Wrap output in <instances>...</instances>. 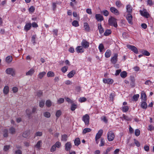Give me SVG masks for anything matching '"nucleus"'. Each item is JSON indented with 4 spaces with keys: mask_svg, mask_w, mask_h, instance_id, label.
<instances>
[{
    "mask_svg": "<svg viewBox=\"0 0 154 154\" xmlns=\"http://www.w3.org/2000/svg\"><path fill=\"white\" fill-rule=\"evenodd\" d=\"M140 133V130L138 129H136L135 131V134L136 136H138L139 135Z\"/></svg>",
    "mask_w": 154,
    "mask_h": 154,
    "instance_id": "obj_48",
    "label": "nucleus"
},
{
    "mask_svg": "<svg viewBox=\"0 0 154 154\" xmlns=\"http://www.w3.org/2000/svg\"><path fill=\"white\" fill-rule=\"evenodd\" d=\"M10 132L12 134L14 133L15 131V128L13 127H11L9 129Z\"/></svg>",
    "mask_w": 154,
    "mask_h": 154,
    "instance_id": "obj_53",
    "label": "nucleus"
},
{
    "mask_svg": "<svg viewBox=\"0 0 154 154\" xmlns=\"http://www.w3.org/2000/svg\"><path fill=\"white\" fill-rule=\"evenodd\" d=\"M75 74V71L74 70H72L69 72L67 75V76L69 78L72 77Z\"/></svg>",
    "mask_w": 154,
    "mask_h": 154,
    "instance_id": "obj_22",
    "label": "nucleus"
},
{
    "mask_svg": "<svg viewBox=\"0 0 154 154\" xmlns=\"http://www.w3.org/2000/svg\"><path fill=\"white\" fill-rule=\"evenodd\" d=\"M104 140L103 139L101 138L100 140V143L99 144V146H103L104 145Z\"/></svg>",
    "mask_w": 154,
    "mask_h": 154,
    "instance_id": "obj_51",
    "label": "nucleus"
},
{
    "mask_svg": "<svg viewBox=\"0 0 154 154\" xmlns=\"http://www.w3.org/2000/svg\"><path fill=\"white\" fill-rule=\"evenodd\" d=\"M108 24L109 25L113 26L116 28L118 26L117 19L113 17H110L108 20Z\"/></svg>",
    "mask_w": 154,
    "mask_h": 154,
    "instance_id": "obj_1",
    "label": "nucleus"
},
{
    "mask_svg": "<svg viewBox=\"0 0 154 154\" xmlns=\"http://www.w3.org/2000/svg\"><path fill=\"white\" fill-rule=\"evenodd\" d=\"M104 48V47L103 44H100L98 46V48L100 50V52H102Z\"/></svg>",
    "mask_w": 154,
    "mask_h": 154,
    "instance_id": "obj_39",
    "label": "nucleus"
},
{
    "mask_svg": "<svg viewBox=\"0 0 154 154\" xmlns=\"http://www.w3.org/2000/svg\"><path fill=\"white\" fill-rule=\"evenodd\" d=\"M101 120L106 123L107 122V120L105 116H103L101 117Z\"/></svg>",
    "mask_w": 154,
    "mask_h": 154,
    "instance_id": "obj_62",
    "label": "nucleus"
},
{
    "mask_svg": "<svg viewBox=\"0 0 154 154\" xmlns=\"http://www.w3.org/2000/svg\"><path fill=\"white\" fill-rule=\"evenodd\" d=\"M141 107L143 109H146L147 108V104L146 102L143 101L141 104Z\"/></svg>",
    "mask_w": 154,
    "mask_h": 154,
    "instance_id": "obj_30",
    "label": "nucleus"
},
{
    "mask_svg": "<svg viewBox=\"0 0 154 154\" xmlns=\"http://www.w3.org/2000/svg\"><path fill=\"white\" fill-rule=\"evenodd\" d=\"M115 137V134L112 131H109L107 134V138L108 140L109 141L113 140Z\"/></svg>",
    "mask_w": 154,
    "mask_h": 154,
    "instance_id": "obj_2",
    "label": "nucleus"
},
{
    "mask_svg": "<svg viewBox=\"0 0 154 154\" xmlns=\"http://www.w3.org/2000/svg\"><path fill=\"white\" fill-rule=\"evenodd\" d=\"M65 149L66 151H69L72 147V145L70 142H67L65 145Z\"/></svg>",
    "mask_w": 154,
    "mask_h": 154,
    "instance_id": "obj_13",
    "label": "nucleus"
},
{
    "mask_svg": "<svg viewBox=\"0 0 154 154\" xmlns=\"http://www.w3.org/2000/svg\"><path fill=\"white\" fill-rule=\"evenodd\" d=\"M67 69H68L67 66H65L61 68V70L63 72L65 73L66 72V71L67 70Z\"/></svg>",
    "mask_w": 154,
    "mask_h": 154,
    "instance_id": "obj_49",
    "label": "nucleus"
},
{
    "mask_svg": "<svg viewBox=\"0 0 154 154\" xmlns=\"http://www.w3.org/2000/svg\"><path fill=\"white\" fill-rule=\"evenodd\" d=\"M47 76L48 77H54V74L52 72L49 71L47 73Z\"/></svg>",
    "mask_w": 154,
    "mask_h": 154,
    "instance_id": "obj_34",
    "label": "nucleus"
},
{
    "mask_svg": "<svg viewBox=\"0 0 154 154\" xmlns=\"http://www.w3.org/2000/svg\"><path fill=\"white\" fill-rule=\"evenodd\" d=\"M126 10L127 12L129 14L131 13L132 11V8L129 5H127Z\"/></svg>",
    "mask_w": 154,
    "mask_h": 154,
    "instance_id": "obj_26",
    "label": "nucleus"
},
{
    "mask_svg": "<svg viewBox=\"0 0 154 154\" xmlns=\"http://www.w3.org/2000/svg\"><path fill=\"white\" fill-rule=\"evenodd\" d=\"M67 137L66 134H64L62 136L61 140L63 141H66L67 140Z\"/></svg>",
    "mask_w": 154,
    "mask_h": 154,
    "instance_id": "obj_45",
    "label": "nucleus"
},
{
    "mask_svg": "<svg viewBox=\"0 0 154 154\" xmlns=\"http://www.w3.org/2000/svg\"><path fill=\"white\" fill-rule=\"evenodd\" d=\"M143 54L146 56H149L150 55V53L147 51H144L143 52Z\"/></svg>",
    "mask_w": 154,
    "mask_h": 154,
    "instance_id": "obj_60",
    "label": "nucleus"
},
{
    "mask_svg": "<svg viewBox=\"0 0 154 154\" xmlns=\"http://www.w3.org/2000/svg\"><path fill=\"white\" fill-rule=\"evenodd\" d=\"M110 11L113 14L116 15H118L119 14V12L118 10L115 8L111 7L110 8Z\"/></svg>",
    "mask_w": 154,
    "mask_h": 154,
    "instance_id": "obj_9",
    "label": "nucleus"
},
{
    "mask_svg": "<svg viewBox=\"0 0 154 154\" xmlns=\"http://www.w3.org/2000/svg\"><path fill=\"white\" fill-rule=\"evenodd\" d=\"M127 75V73L125 71L122 72L120 73V76L122 78H125Z\"/></svg>",
    "mask_w": 154,
    "mask_h": 154,
    "instance_id": "obj_33",
    "label": "nucleus"
},
{
    "mask_svg": "<svg viewBox=\"0 0 154 154\" xmlns=\"http://www.w3.org/2000/svg\"><path fill=\"white\" fill-rule=\"evenodd\" d=\"M72 105L71 106V110L73 111L77 108V106L76 104H75L73 103H72Z\"/></svg>",
    "mask_w": 154,
    "mask_h": 154,
    "instance_id": "obj_35",
    "label": "nucleus"
},
{
    "mask_svg": "<svg viewBox=\"0 0 154 154\" xmlns=\"http://www.w3.org/2000/svg\"><path fill=\"white\" fill-rule=\"evenodd\" d=\"M46 74V72H40L38 75V77L41 79H42Z\"/></svg>",
    "mask_w": 154,
    "mask_h": 154,
    "instance_id": "obj_24",
    "label": "nucleus"
},
{
    "mask_svg": "<svg viewBox=\"0 0 154 154\" xmlns=\"http://www.w3.org/2000/svg\"><path fill=\"white\" fill-rule=\"evenodd\" d=\"M42 135V133L41 132H37L35 134V136H41Z\"/></svg>",
    "mask_w": 154,
    "mask_h": 154,
    "instance_id": "obj_61",
    "label": "nucleus"
},
{
    "mask_svg": "<svg viewBox=\"0 0 154 154\" xmlns=\"http://www.w3.org/2000/svg\"><path fill=\"white\" fill-rule=\"evenodd\" d=\"M140 12L141 15L146 18H148L149 16V13L145 10H143V11H140Z\"/></svg>",
    "mask_w": 154,
    "mask_h": 154,
    "instance_id": "obj_10",
    "label": "nucleus"
},
{
    "mask_svg": "<svg viewBox=\"0 0 154 154\" xmlns=\"http://www.w3.org/2000/svg\"><path fill=\"white\" fill-rule=\"evenodd\" d=\"M30 12H33L35 10V8L33 6H31L29 9Z\"/></svg>",
    "mask_w": 154,
    "mask_h": 154,
    "instance_id": "obj_63",
    "label": "nucleus"
},
{
    "mask_svg": "<svg viewBox=\"0 0 154 154\" xmlns=\"http://www.w3.org/2000/svg\"><path fill=\"white\" fill-rule=\"evenodd\" d=\"M65 99L66 101L69 103H73V101L69 98H65Z\"/></svg>",
    "mask_w": 154,
    "mask_h": 154,
    "instance_id": "obj_59",
    "label": "nucleus"
},
{
    "mask_svg": "<svg viewBox=\"0 0 154 154\" xmlns=\"http://www.w3.org/2000/svg\"><path fill=\"white\" fill-rule=\"evenodd\" d=\"M90 117L89 115L86 114L83 116L82 118V120L84 122L85 125H88L89 124Z\"/></svg>",
    "mask_w": 154,
    "mask_h": 154,
    "instance_id": "obj_3",
    "label": "nucleus"
},
{
    "mask_svg": "<svg viewBox=\"0 0 154 154\" xmlns=\"http://www.w3.org/2000/svg\"><path fill=\"white\" fill-rule=\"evenodd\" d=\"M139 97V95L138 94H135L133 97V98L134 100L137 101L138 100Z\"/></svg>",
    "mask_w": 154,
    "mask_h": 154,
    "instance_id": "obj_47",
    "label": "nucleus"
},
{
    "mask_svg": "<svg viewBox=\"0 0 154 154\" xmlns=\"http://www.w3.org/2000/svg\"><path fill=\"white\" fill-rule=\"evenodd\" d=\"M84 27L85 30L87 31H89L90 28L87 23H84Z\"/></svg>",
    "mask_w": 154,
    "mask_h": 154,
    "instance_id": "obj_23",
    "label": "nucleus"
},
{
    "mask_svg": "<svg viewBox=\"0 0 154 154\" xmlns=\"http://www.w3.org/2000/svg\"><path fill=\"white\" fill-rule=\"evenodd\" d=\"M132 18V16L130 14H128L126 16V19L128 23L131 25L133 24Z\"/></svg>",
    "mask_w": 154,
    "mask_h": 154,
    "instance_id": "obj_6",
    "label": "nucleus"
},
{
    "mask_svg": "<svg viewBox=\"0 0 154 154\" xmlns=\"http://www.w3.org/2000/svg\"><path fill=\"white\" fill-rule=\"evenodd\" d=\"M95 18L97 21H101L104 20L103 16L99 14H97L95 15Z\"/></svg>",
    "mask_w": 154,
    "mask_h": 154,
    "instance_id": "obj_14",
    "label": "nucleus"
},
{
    "mask_svg": "<svg viewBox=\"0 0 154 154\" xmlns=\"http://www.w3.org/2000/svg\"><path fill=\"white\" fill-rule=\"evenodd\" d=\"M26 112L28 116L30 117L31 114V112L30 110L29 109H27L26 110Z\"/></svg>",
    "mask_w": 154,
    "mask_h": 154,
    "instance_id": "obj_57",
    "label": "nucleus"
},
{
    "mask_svg": "<svg viewBox=\"0 0 154 154\" xmlns=\"http://www.w3.org/2000/svg\"><path fill=\"white\" fill-rule=\"evenodd\" d=\"M118 54L115 53L114 54V55L112 57L111 59V61L112 63H116L118 60Z\"/></svg>",
    "mask_w": 154,
    "mask_h": 154,
    "instance_id": "obj_8",
    "label": "nucleus"
},
{
    "mask_svg": "<svg viewBox=\"0 0 154 154\" xmlns=\"http://www.w3.org/2000/svg\"><path fill=\"white\" fill-rule=\"evenodd\" d=\"M111 54V51L109 49H107L105 53V57L106 58H108L110 56Z\"/></svg>",
    "mask_w": 154,
    "mask_h": 154,
    "instance_id": "obj_19",
    "label": "nucleus"
},
{
    "mask_svg": "<svg viewBox=\"0 0 154 154\" xmlns=\"http://www.w3.org/2000/svg\"><path fill=\"white\" fill-rule=\"evenodd\" d=\"M75 50L78 53H82L84 51V48L82 46H78L76 48Z\"/></svg>",
    "mask_w": 154,
    "mask_h": 154,
    "instance_id": "obj_12",
    "label": "nucleus"
},
{
    "mask_svg": "<svg viewBox=\"0 0 154 154\" xmlns=\"http://www.w3.org/2000/svg\"><path fill=\"white\" fill-rule=\"evenodd\" d=\"M32 26V24L30 23H26L24 26V30L27 32L30 29Z\"/></svg>",
    "mask_w": 154,
    "mask_h": 154,
    "instance_id": "obj_15",
    "label": "nucleus"
},
{
    "mask_svg": "<svg viewBox=\"0 0 154 154\" xmlns=\"http://www.w3.org/2000/svg\"><path fill=\"white\" fill-rule=\"evenodd\" d=\"M45 104V101L44 100H41V101L39 103V106L40 107H43Z\"/></svg>",
    "mask_w": 154,
    "mask_h": 154,
    "instance_id": "obj_50",
    "label": "nucleus"
},
{
    "mask_svg": "<svg viewBox=\"0 0 154 154\" xmlns=\"http://www.w3.org/2000/svg\"><path fill=\"white\" fill-rule=\"evenodd\" d=\"M86 100V99L84 97H80L79 99V101L81 103L84 102Z\"/></svg>",
    "mask_w": 154,
    "mask_h": 154,
    "instance_id": "obj_55",
    "label": "nucleus"
},
{
    "mask_svg": "<svg viewBox=\"0 0 154 154\" xmlns=\"http://www.w3.org/2000/svg\"><path fill=\"white\" fill-rule=\"evenodd\" d=\"M44 115L45 117L48 118L50 117L51 114L50 112H46L44 113Z\"/></svg>",
    "mask_w": 154,
    "mask_h": 154,
    "instance_id": "obj_44",
    "label": "nucleus"
},
{
    "mask_svg": "<svg viewBox=\"0 0 154 154\" xmlns=\"http://www.w3.org/2000/svg\"><path fill=\"white\" fill-rule=\"evenodd\" d=\"M103 82L105 84H111L113 82V80L111 79H103Z\"/></svg>",
    "mask_w": 154,
    "mask_h": 154,
    "instance_id": "obj_11",
    "label": "nucleus"
},
{
    "mask_svg": "<svg viewBox=\"0 0 154 154\" xmlns=\"http://www.w3.org/2000/svg\"><path fill=\"white\" fill-rule=\"evenodd\" d=\"M102 13L103 15L105 16H107L109 14V12L106 10L103 11H102Z\"/></svg>",
    "mask_w": 154,
    "mask_h": 154,
    "instance_id": "obj_54",
    "label": "nucleus"
},
{
    "mask_svg": "<svg viewBox=\"0 0 154 154\" xmlns=\"http://www.w3.org/2000/svg\"><path fill=\"white\" fill-rule=\"evenodd\" d=\"M5 72L7 74L11 75L13 76L15 75L14 70L12 68H8L6 69Z\"/></svg>",
    "mask_w": 154,
    "mask_h": 154,
    "instance_id": "obj_5",
    "label": "nucleus"
},
{
    "mask_svg": "<svg viewBox=\"0 0 154 154\" xmlns=\"http://www.w3.org/2000/svg\"><path fill=\"white\" fill-rule=\"evenodd\" d=\"M103 132V131L102 129L99 130L95 138H96V139H99L102 136Z\"/></svg>",
    "mask_w": 154,
    "mask_h": 154,
    "instance_id": "obj_17",
    "label": "nucleus"
},
{
    "mask_svg": "<svg viewBox=\"0 0 154 154\" xmlns=\"http://www.w3.org/2000/svg\"><path fill=\"white\" fill-rule=\"evenodd\" d=\"M56 148H59L61 146V143L59 141L57 142L55 144L53 145Z\"/></svg>",
    "mask_w": 154,
    "mask_h": 154,
    "instance_id": "obj_32",
    "label": "nucleus"
},
{
    "mask_svg": "<svg viewBox=\"0 0 154 154\" xmlns=\"http://www.w3.org/2000/svg\"><path fill=\"white\" fill-rule=\"evenodd\" d=\"M29 134V131H26L24 132L23 134V136L24 137H27Z\"/></svg>",
    "mask_w": 154,
    "mask_h": 154,
    "instance_id": "obj_37",
    "label": "nucleus"
},
{
    "mask_svg": "<svg viewBox=\"0 0 154 154\" xmlns=\"http://www.w3.org/2000/svg\"><path fill=\"white\" fill-rule=\"evenodd\" d=\"M35 36H33L32 38L31 41L34 45L35 44Z\"/></svg>",
    "mask_w": 154,
    "mask_h": 154,
    "instance_id": "obj_64",
    "label": "nucleus"
},
{
    "mask_svg": "<svg viewBox=\"0 0 154 154\" xmlns=\"http://www.w3.org/2000/svg\"><path fill=\"white\" fill-rule=\"evenodd\" d=\"M10 147V145H5L4 146L3 150L5 151H7L9 149Z\"/></svg>",
    "mask_w": 154,
    "mask_h": 154,
    "instance_id": "obj_41",
    "label": "nucleus"
},
{
    "mask_svg": "<svg viewBox=\"0 0 154 154\" xmlns=\"http://www.w3.org/2000/svg\"><path fill=\"white\" fill-rule=\"evenodd\" d=\"M111 31L110 29H107L104 33V35L105 36H108L111 34Z\"/></svg>",
    "mask_w": 154,
    "mask_h": 154,
    "instance_id": "obj_36",
    "label": "nucleus"
},
{
    "mask_svg": "<svg viewBox=\"0 0 154 154\" xmlns=\"http://www.w3.org/2000/svg\"><path fill=\"white\" fill-rule=\"evenodd\" d=\"M42 142L41 140L38 141L35 146V148L38 149H40V148L42 146Z\"/></svg>",
    "mask_w": 154,
    "mask_h": 154,
    "instance_id": "obj_18",
    "label": "nucleus"
},
{
    "mask_svg": "<svg viewBox=\"0 0 154 154\" xmlns=\"http://www.w3.org/2000/svg\"><path fill=\"white\" fill-rule=\"evenodd\" d=\"M56 148L54 145L52 146L50 149V151L51 152H54L56 150Z\"/></svg>",
    "mask_w": 154,
    "mask_h": 154,
    "instance_id": "obj_56",
    "label": "nucleus"
},
{
    "mask_svg": "<svg viewBox=\"0 0 154 154\" xmlns=\"http://www.w3.org/2000/svg\"><path fill=\"white\" fill-rule=\"evenodd\" d=\"M64 101V100L63 98H60L57 100V103L61 104L63 103Z\"/></svg>",
    "mask_w": 154,
    "mask_h": 154,
    "instance_id": "obj_52",
    "label": "nucleus"
},
{
    "mask_svg": "<svg viewBox=\"0 0 154 154\" xmlns=\"http://www.w3.org/2000/svg\"><path fill=\"white\" fill-rule=\"evenodd\" d=\"M81 45L84 48H87L89 46V43L85 40H83L81 42Z\"/></svg>",
    "mask_w": 154,
    "mask_h": 154,
    "instance_id": "obj_7",
    "label": "nucleus"
},
{
    "mask_svg": "<svg viewBox=\"0 0 154 154\" xmlns=\"http://www.w3.org/2000/svg\"><path fill=\"white\" fill-rule=\"evenodd\" d=\"M45 104L47 106L49 107L51 105V102L50 100H48L46 101Z\"/></svg>",
    "mask_w": 154,
    "mask_h": 154,
    "instance_id": "obj_42",
    "label": "nucleus"
},
{
    "mask_svg": "<svg viewBox=\"0 0 154 154\" xmlns=\"http://www.w3.org/2000/svg\"><path fill=\"white\" fill-rule=\"evenodd\" d=\"M2 131L4 137H6L8 136V130L7 129L5 128H3L2 129Z\"/></svg>",
    "mask_w": 154,
    "mask_h": 154,
    "instance_id": "obj_16",
    "label": "nucleus"
},
{
    "mask_svg": "<svg viewBox=\"0 0 154 154\" xmlns=\"http://www.w3.org/2000/svg\"><path fill=\"white\" fill-rule=\"evenodd\" d=\"M141 98L142 100L145 101L146 100V96L145 93L144 91H142L141 93Z\"/></svg>",
    "mask_w": 154,
    "mask_h": 154,
    "instance_id": "obj_20",
    "label": "nucleus"
},
{
    "mask_svg": "<svg viewBox=\"0 0 154 154\" xmlns=\"http://www.w3.org/2000/svg\"><path fill=\"white\" fill-rule=\"evenodd\" d=\"M74 143L75 146H78L80 143V141L79 138H76L74 140Z\"/></svg>",
    "mask_w": 154,
    "mask_h": 154,
    "instance_id": "obj_29",
    "label": "nucleus"
},
{
    "mask_svg": "<svg viewBox=\"0 0 154 154\" xmlns=\"http://www.w3.org/2000/svg\"><path fill=\"white\" fill-rule=\"evenodd\" d=\"M72 25L75 27H77L79 26L78 22L76 20L73 21L72 22Z\"/></svg>",
    "mask_w": 154,
    "mask_h": 154,
    "instance_id": "obj_40",
    "label": "nucleus"
},
{
    "mask_svg": "<svg viewBox=\"0 0 154 154\" xmlns=\"http://www.w3.org/2000/svg\"><path fill=\"white\" fill-rule=\"evenodd\" d=\"M34 69L32 68L26 73V75H31L34 73Z\"/></svg>",
    "mask_w": 154,
    "mask_h": 154,
    "instance_id": "obj_21",
    "label": "nucleus"
},
{
    "mask_svg": "<svg viewBox=\"0 0 154 154\" xmlns=\"http://www.w3.org/2000/svg\"><path fill=\"white\" fill-rule=\"evenodd\" d=\"M91 129H90V128H85L83 130L82 134H85L87 133L90 132L91 131Z\"/></svg>",
    "mask_w": 154,
    "mask_h": 154,
    "instance_id": "obj_28",
    "label": "nucleus"
},
{
    "mask_svg": "<svg viewBox=\"0 0 154 154\" xmlns=\"http://www.w3.org/2000/svg\"><path fill=\"white\" fill-rule=\"evenodd\" d=\"M128 110V106H122V110L123 112H126Z\"/></svg>",
    "mask_w": 154,
    "mask_h": 154,
    "instance_id": "obj_38",
    "label": "nucleus"
},
{
    "mask_svg": "<svg viewBox=\"0 0 154 154\" xmlns=\"http://www.w3.org/2000/svg\"><path fill=\"white\" fill-rule=\"evenodd\" d=\"M116 5L117 7L119 8L122 6V4L120 1H117L116 2Z\"/></svg>",
    "mask_w": 154,
    "mask_h": 154,
    "instance_id": "obj_43",
    "label": "nucleus"
},
{
    "mask_svg": "<svg viewBox=\"0 0 154 154\" xmlns=\"http://www.w3.org/2000/svg\"><path fill=\"white\" fill-rule=\"evenodd\" d=\"M98 29L100 34H102L104 32L103 29L102 27L101 23L98 24Z\"/></svg>",
    "mask_w": 154,
    "mask_h": 154,
    "instance_id": "obj_27",
    "label": "nucleus"
},
{
    "mask_svg": "<svg viewBox=\"0 0 154 154\" xmlns=\"http://www.w3.org/2000/svg\"><path fill=\"white\" fill-rule=\"evenodd\" d=\"M127 47L128 49H131L132 51H133L134 53L136 54L138 53V50L135 46L130 45H127Z\"/></svg>",
    "mask_w": 154,
    "mask_h": 154,
    "instance_id": "obj_4",
    "label": "nucleus"
},
{
    "mask_svg": "<svg viewBox=\"0 0 154 154\" xmlns=\"http://www.w3.org/2000/svg\"><path fill=\"white\" fill-rule=\"evenodd\" d=\"M148 130L150 131H154V126L152 125H150L149 126Z\"/></svg>",
    "mask_w": 154,
    "mask_h": 154,
    "instance_id": "obj_58",
    "label": "nucleus"
},
{
    "mask_svg": "<svg viewBox=\"0 0 154 154\" xmlns=\"http://www.w3.org/2000/svg\"><path fill=\"white\" fill-rule=\"evenodd\" d=\"M12 57L11 56H8L6 57V62L8 63H10L12 61Z\"/></svg>",
    "mask_w": 154,
    "mask_h": 154,
    "instance_id": "obj_31",
    "label": "nucleus"
},
{
    "mask_svg": "<svg viewBox=\"0 0 154 154\" xmlns=\"http://www.w3.org/2000/svg\"><path fill=\"white\" fill-rule=\"evenodd\" d=\"M9 91V87L8 86H5L3 89V92L5 94H7Z\"/></svg>",
    "mask_w": 154,
    "mask_h": 154,
    "instance_id": "obj_25",
    "label": "nucleus"
},
{
    "mask_svg": "<svg viewBox=\"0 0 154 154\" xmlns=\"http://www.w3.org/2000/svg\"><path fill=\"white\" fill-rule=\"evenodd\" d=\"M61 112L60 110H57L56 114V116L58 119L61 115Z\"/></svg>",
    "mask_w": 154,
    "mask_h": 154,
    "instance_id": "obj_46",
    "label": "nucleus"
}]
</instances>
